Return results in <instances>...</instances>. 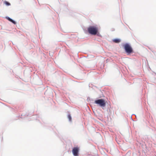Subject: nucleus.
<instances>
[{"instance_id":"nucleus-1","label":"nucleus","mask_w":156,"mask_h":156,"mask_svg":"<svg viewBox=\"0 0 156 156\" xmlns=\"http://www.w3.org/2000/svg\"><path fill=\"white\" fill-rule=\"evenodd\" d=\"M94 103L102 107H105L106 105L105 101L103 99L95 100Z\"/></svg>"},{"instance_id":"nucleus-2","label":"nucleus","mask_w":156,"mask_h":156,"mask_svg":"<svg viewBox=\"0 0 156 156\" xmlns=\"http://www.w3.org/2000/svg\"><path fill=\"white\" fill-rule=\"evenodd\" d=\"M124 47L126 51L128 53L133 52V49L131 46L128 44H126L124 45Z\"/></svg>"},{"instance_id":"nucleus-3","label":"nucleus","mask_w":156,"mask_h":156,"mask_svg":"<svg viewBox=\"0 0 156 156\" xmlns=\"http://www.w3.org/2000/svg\"><path fill=\"white\" fill-rule=\"evenodd\" d=\"M79 148L78 147H74L73 149L72 152L73 155L75 156L78 155V152Z\"/></svg>"},{"instance_id":"nucleus-4","label":"nucleus","mask_w":156,"mask_h":156,"mask_svg":"<svg viewBox=\"0 0 156 156\" xmlns=\"http://www.w3.org/2000/svg\"><path fill=\"white\" fill-rule=\"evenodd\" d=\"M88 33L93 35H95L98 32V30H88Z\"/></svg>"},{"instance_id":"nucleus-5","label":"nucleus","mask_w":156,"mask_h":156,"mask_svg":"<svg viewBox=\"0 0 156 156\" xmlns=\"http://www.w3.org/2000/svg\"><path fill=\"white\" fill-rule=\"evenodd\" d=\"M6 18L10 22L14 24H16V22L9 17H6Z\"/></svg>"},{"instance_id":"nucleus-6","label":"nucleus","mask_w":156,"mask_h":156,"mask_svg":"<svg viewBox=\"0 0 156 156\" xmlns=\"http://www.w3.org/2000/svg\"><path fill=\"white\" fill-rule=\"evenodd\" d=\"M113 41L115 43H119L120 42V40L118 39H113Z\"/></svg>"},{"instance_id":"nucleus-7","label":"nucleus","mask_w":156,"mask_h":156,"mask_svg":"<svg viewBox=\"0 0 156 156\" xmlns=\"http://www.w3.org/2000/svg\"><path fill=\"white\" fill-rule=\"evenodd\" d=\"M87 29H98V28L94 26H90L88 27Z\"/></svg>"},{"instance_id":"nucleus-8","label":"nucleus","mask_w":156,"mask_h":156,"mask_svg":"<svg viewBox=\"0 0 156 156\" xmlns=\"http://www.w3.org/2000/svg\"><path fill=\"white\" fill-rule=\"evenodd\" d=\"M68 118L69 119V121H71L72 120V118L71 116L70 115H69L68 116Z\"/></svg>"},{"instance_id":"nucleus-9","label":"nucleus","mask_w":156,"mask_h":156,"mask_svg":"<svg viewBox=\"0 0 156 156\" xmlns=\"http://www.w3.org/2000/svg\"><path fill=\"white\" fill-rule=\"evenodd\" d=\"M5 3L6 5L8 6L10 5V3L7 2L5 1Z\"/></svg>"}]
</instances>
